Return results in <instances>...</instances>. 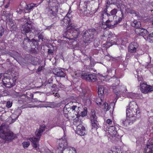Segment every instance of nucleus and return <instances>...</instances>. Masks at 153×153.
Masks as SVG:
<instances>
[{
	"label": "nucleus",
	"instance_id": "nucleus-1",
	"mask_svg": "<svg viewBox=\"0 0 153 153\" xmlns=\"http://www.w3.org/2000/svg\"><path fill=\"white\" fill-rule=\"evenodd\" d=\"M0 137L5 140L10 141L16 137L10 130L7 125L2 124L0 126Z\"/></svg>",
	"mask_w": 153,
	"mask_h": 153
},
{
	"label": "nucleus",
	"instance_id": "nucleus-2",
	"mask_svg": "<svg viewBox=\"0 0 153 153\" xmlns=\"http://www.w3.org/2000/svg\"><path fill=\"white\" fill-rule=\"evenodd\" d=\"M46 127V126L44 124L40 125L39 128L35 132L36 137H33L30 139V141L32 142L33 147L38 152L40 151V149L39 148V145L38 143V142L43 132L45 130V128Z\"/></svg>",
	"mask_w": 153,
	"mask_h": 153
},
{
	"label": "nucleus",
	"instance_id": "nucleus-3",
	"mask_svg": "<svg viewBox=\"0 0 153 153\" xmlns=\"http://www.w3.org/2000/svg\"><path fill=\"white\" fill-rule=\"evenodd\" d=\"M129 106V108H127L126 110L127 116H136L137 118L140 117V111L136 103L134 101L131 102Z\"/></svg>",
	"mask_w": 153,
	"mask_h": 153
},
{
	"label": "nucleus",
	"instance_id": "nucleus-4",
	"mask_svg": "<svg viewBox=\"0 0 153 153\" xmlns=\"http://www.w3.org/2000/svg\"><path fill=\"white\" fill-rule=\"evenodd\" d=\"M25 24L22 25L21 28L22 33L25 34L27 33H30L32 31V28L33 23L30 21L29 17L25 18Z\"/></svg>",
	"mask_w": 153,
	"mask_h": 153
},
{
	"label": "nucleus",
	"instance_id": "nucleus-5",
	"mask_svg": "<svg viewBox=\"0 0 153 153\" xmlns=\"http://www.w3.org/2000/svg\"><path fill=\"white\" fill-rule=\"evenodd\" d=\"M98 31L94 29L83 31V38L86 41H90L94 38V35L97 34Z\"/></svg>",
	"mask_w": 153,
	"mask_h": 153
},
{
	"label": "nucleus",
	"instance_id": "nucleus-6",
	"mask_svg": "<svg viewBox=\"0 0 153 153\" xmlns=\"http://www.w3.org/2000/svg\"><path fill=\"white\" fill-rule=\"evenodd\" d=\"M90 120L91 121V129H97L99 125L97 121V117L96 116V111L91 110L90 114Z\"/></svg>",
	"mask_w": 153,
	"mask_h": 153
},
{
	"label": "nucleus",
	"instance_id": "nucleus-7",
	"mask_svg": "<svg viewBox=\"0 0 153 153\" xmlns=\"http://www.w3.org/2000/svg\"><path fill=\"white\" fill-rule=\"evenodd\" d=\"M138 118H136V116L132 117L126 116V120H121L120 122L122 126L126 127L132 124L136 121V119Z\"/></svg>",
	"mask_w": 153,
	"mask_h": 153
},
{
	"label": "nucleus",
	"instance_id": "nucleus-8",
	"mask_svg": "<svg viewBox=\"0 0 153 153\" xmlns=\"http://www.w3.org/2000/svg\"><path fill=\"white\" fill-rule=\"evenodd\" d=\"M68 146V143L66 140L64 139L63 138L59 139V147L56 150V153H63V151Z\"/></svg>",
	"mask_w": 153,
	"mask_h": 153
},
{
	"label": "nucleus",
	"instance_id": "nucleus-9",
	"mask_svg": "<svg viewBox=\"0 0 153 153\" xmlns=\"http://www.w3.org/2000/svg\"><path fill=\"white\" fill-rule=\"evenodd\" d=\"M111 79H113L111 81L115 82V83H113L111 86L112 89H113L114 92L117 96L120 93V91L119 89V86H118L120 83V80L118 78L114 77L112 78Z\"/></svg>",
	"mask_w": 153,
	"mask_h": 153
},
{
	"label": "nucleus",
	"instance_id": "nucleus-10",
	"mask_svg": "<svg viewBox=\"0 0 153 153\" xmlns=\"http://www.w3.org/2000/svg\"><path fill=\"white\" fill-rule=\"evenodd\" d=\"M140 90L143 93L147 94L153 91V87L151 85H148L144 82L140 83Z\"/></svg>",
	"mask_w": 153,
	"mask_h": 153
},
{
	"label": "nucleus",
	"instance_id": "nucleus-11",
	"mask_svg": "<svg viewBox=\"0 0 153 153\" xmlns=\"http://www.w3.org/2000/svg\"><path fill=\"white\" fill-rule=\"evenodd\" d=\"M82 79L89 82H94L97 80L96 76L91 74H88L86 73L82 74L81 75Z\"/></svg>",
	"mask_w": 153,
	"mask_h": 153
},
{
	"label": "nucleus",
	"instance_id": "nucleus-12",
	"mask_svg": "<svg viewBox=\"0 0 153 153\" xmlns=\"http://www.w3.org/2000/svg\"><path fill=\"white\" fill-rule=\"evenodd\" d=\"M53 80L52 79H49L48 82L45 85L46 87L51 89V91L53 92V94H54L58 90V88L55 84H53L52 82Z\"/></svg>",
	"mask_w": 153,
	"mask_h": 153
},
{
	"label": "nucleus",
	"instance_id": "nucleus-13",
	"mask_svg": "<svg viewBox=\"0 0 153 153\" xmlns=\"http://www.w3.org/2000/svg\"><path fill=\"white\" fill-rule=\"evenodd\" d=\"M135 31L137 35L143 36L145 39L147 36V35L149 34V32L146 30L141 27L139 29L135 30Z\"/></svg>",
	"mask_w": 153,
	"mask_h": 153
},
{
	"label": "nucleus",
	"instance_id": "nucleus-14",
	"mask_svg": "<svg viewBox=\"0 0 153 153\" xmlns=\"http://www.w3.org/2000/svg\"><path fill=\"white\" fill-rule=\"evenodd\" d=\"M75 132L80 136L84 135L86 132L85 127L81 124H79L77 126Z\"/></svg>",
	"mask_w": 153,
	"mask_h": 153
},
{
	"label": "nucleus",
	"instance_id": "nucleus-15",
	"mask_svg": "<svg viewBox=\"0 0 153 153\" xmlns=\"http://www.w3.org/2000/svg\"><path fill=\"white\" fill-rule=\"evenodd\" d=\"M70 14L68 12L64 18L60 20L61 25L66 27L68 26V24H69V23L70 22V19L69 16Z\"/></svg>",
	"mask_w": 153,
	"mask_h": 153
},
{
	"label": "nucleus",
	"instance_id": "nucleus-16",
	"mask_svg": "<svg viewBox=\"0 0 153 153\" xmlns=\"http://www.w3.org/2000/svg\"><path fill=\"white\" fill-rule=\"evenodd\" d=\"M58 11L57 7H53L52 8H49L48 10V14L50 16V18L53 19L57 16L56 13Z\"/></svg>",
	"mask_w": 153,
	"mask_h": 153
},
{
	"label": "nucleus",
	"instance_id": "nucleus-17",
	"mask_svg": "<svg viewBox=\"0 0 153 153\" xmlns=\"http://www.w3.org/2000/svg\"><path fill=\"white\" fill-rule=\"evenodd\" d=\"M105 15H106L108 17V20H107L104 23V25H105L106 26V27H103L104 28H106L107 27L112 28L114 27H115V24H110L111 22V21L109 20V19L110 17H111V15L110 13H106L105 14Z\"/></svg>",
	"mask_w": 153,
	"mask_h": 153
},
{
	"label": "nucleus",
	"instance_id": "nucleus-18",
	"mask_svg": "<svg viewBox=\"0 0 153 153\" xmlns=\"http://www.w3.org/2000/svg\"><path fill=\"white\" fill-rule=\"evenodd\" d=\"M138 46V45L137 43L134 42L131 43L129 44L128 47V52L132 53H135Z\"/></svg>",
	"mask_w": 153,
	"mask_h": 153
},
{
	"label": "nucleus",
	"instance_id": "nucleus-19",
	"mask_svg": "<svg viewBox=\"0 0 153 153\" xmlns=\"http://www.w3.org/2000/svg\"><path fill=\"white\" fill-rule=\"evenodd\" d=\"M6 79V82L3 81L4 85L8 88H11L15 85V81H14L13 79Z\"/></svg>",
	"mask_w": 153,
	"mask_h": 153
},
{
	"label": "nucleus",
	"instance_id": "nucleus-20",
	"mask_svg": "<svg viewBox=\"0 0 153 153\" xmlns=\"http://www.w3.org/2000/svg\"><path fill=\"white\" fill-rule=\"evenodd\" d=\"M98 94L99 96H103V95L107 93L108 90L105 87L102 85L99 86L98 89Z\"/></svg>",
	"mask_w": 153,
	"mask_h": 153
},
{
	"label": "nucleus",
	"instance_id": "nucleus-21",
	"mask_svg": "<svg viewBox=\"0 0 153 153\" xmlns=\"http://www.w3.org/2000/svg\"><path fill=\"white\" fill-rule=\"evenodd\" d=\"M53 74L57 76L60 77H64L65 76V74L61 69L59 68H56L53 71Z\"/></svg>",
	"mask_w": 153,
	"mask_h": 153
},
{
	"label": "nucleus",
	"instance_id": "nucleus-22",
	"mask_svg": "<svg viewBox=\"0 0 153 153\" xmlns=\"http://www.w3.org/2000/svg\"><path fill=\"white\" fill-rule=\"evenodd\" d=\"M37 6L36 4L31 3L26 5V6L24 7V8L26 10L27 13H29L33 10V9L34 7Z\"/></svg>",
	"mask_w": 153,
	"mask_h": 153
},
{
	"label": "nucleus",
	"instance_id": "nucleus-23",
	"mask_svg": "<svg viewBox=\"0 0 153 153\" xmlns=\"http://www.w3.org/2000/svg\"><path fill=\"white\" fill-rule=\"evenodd\" d=\"M108 131L109 133L112 136H115L117 134V131L115 126H112L109 127Z\"/></svg>",
	"mask_w": 153,
	"mask_h": 153
},
{
	"label": "nucleus",
	"instance_id": "nucleus-24",
	"mask_svg": "<svg viewBox=\"0 0 153 153\" xmlns=\"http://www.w3.org/2000/svg\"><path fill=\"white\" fill-rule=\"evenodd\" d=\"M73 103V102H70L65 105L63 109V112L64 114H68L69 113H70L71 111V108L69 107V104H71Z\"/></svg>",
	"mask_w": 153,
	"mask_h": 153
},
{
	"label": "nucleus",
	"instance_id": "nucleus-25",
	"mask_svg": "<svg viewBox=\"0 0 153 153\" xmlns=\"http://www.w3.org/2000/svg\"><path fill=\"white\" fill-rule=\"evenodd\" d=\"M131 25L132 27L136 28V30L139 29L141 27L140 22L137 21L136 20H134L133 21L131 22Z\"/></svg>",
	"mask_w": 153,
	"mask_h": 153
},
{
	"label": "nucleus",
	"instance_id": "nucleus-26",
	"mask_svg": "<svg viewBox=\"0 0 153 153\" xmlns=\"http://www.w3.org/2000/svg\"><path fill=\"white\" fill-rule=\"evenodd\" d=\"M72 36L74 39L77 38L80 34V30L79 28H76L75 29L71 31Z\"/></svg>",
	"mask_w": 153,
	"mask_h": 153
},
{
	"label": "nucleus",
	"instance_id": "nucleus-27",
	"mask_svg": "<svg viewBox=\"0 0 153 153\" xmlns=\"http://www.w3.org/2000/svg\"><path fill=\"white\" fill-rule=\"evenodd\" d=\"M25 34V36H26V37H25V38L27 40V42H31V44H35V42L37 43V42L36 41V40L32 38L31 35L28 36L27 35V33Z\"/></svg>",
	"mask_w": 153,
	"mask_h": 153
},
{
	"label": "nucleus",
	"instance_id": "nucleus-28",
	"mask_svg": "<svg viewBox=\"0 0 153 153\" xmlns=\"http://www.w3.org/2000/svg\"><path fill=\"white\" fill-rule=\"evenodd\" d=\"M90 1L85 2L84 3L85 6L83 7V9H82V10L85 12L87 11V10L89 11V12L90 8Z\"/></svg>",
	"mask_w": 153,
	"mask_h": 153
},
{
	"label": "nucleus",
	"instance_id": "nucleus-29",
	"mask_svg": "<svg viewBox=\"0 0 153 153\" xmlns=\"http://www.w3.org/2000/svg\"><path fill=\"white\" fill-rule=\"evenodd\" d=\"M10 27L12 32L16 31L17 29L16 24L11 21H10Z\"/></svg>",
	"mask_w": 153,
	"mask_h": 153
},
{
	"label": "nucleus",
	"instance_id": "nucleus-30",
	"mask_svg": "<svg viewBox=\"0 0 153 153\" xmlns=\"http://www.w3.org/2000/svg\"><path fill=\"white\" fill-rule=\"evenodd\" d=\"M27 40L25 38H24V40L22 42V46L24 49H27V46L29 45V44H30L31 42H29L27 41Z\"/></svg>",
	"mask_w": 153,
	"mask_h": 153
},
{
	"label": "nucleus",
	"instance_id": "nucleus-31",
	"mask_svg": "<svg viewBox=\"0 0 153 153\" xmlns=\"http://www.w3.org/2000/svg\"><path fill=\"white\" fill-rule=\"evenodd\" d=\"M50 5L52 6V8L56 7L58 4L57 0H49L47 1Z\"/></svg>",
	"mask_w": 153,
	"mask_h": 153
},
{
	"label": "nucleus",
	"instance_id": "nucleus-32",
	"mask_svg": "<svg viewBox=\"0 0 153 153\" xmlns=\"http://www.w3.org/2000/svg\"><path fill=\"white\" fill-rule=\"evenodd\" d=\"M69 24H68V27H67V30H70L71 31L70 32L71 33V31L75 29L76 28V27L73 24L71 23V22L69 23Z\"/></svg>",
	"mask_w": 153,
	"mask_h": 153
},
{
	"label": "nucleus",
	"instance_id": "nucleus-33",
	"mask_svg": "<svg viewBox=\"0 0 153 153\" xmlns=\"http://www.w3.org/2000/svg\"><path fill=\"white\" fill-rule=\"evenodd\" d=\"M146 38V40L150 42H153V32L149 34Z\"/></svg>",
	"mask_w": 153,
	"mask_h": 153
},
{
	"label": "nucleus",
	"instance_id": "nucleus-34",
	"mask_svg": "<svg viewBox=\"0 0 153 153\" xmlns=\"http://www.w3.org/2000/svg\"><path fill=\"white\" fill-rule=\"evenodd\" d=\"M99 97L97 98L95 102L98 105H101L102 104V102H103V100L102 99V97L100 96H99Z\"/></svg>",
	"mask_w": 153,
	"mask_h": 153
},
{
	"label": "nucleus",
	"instance_id": "nucleus-35",
	"mask_svg": "<svg viewBox=\"0 0 153 153\" xmlns=\"http://www.w3.org/2000/svg\"><path fill=\"white\" fill-rule=\"evenodd\" d=\"M16 12L20 14H21L22 13H26L27 12L26 11L25 9L24 8V9H23L22 7L21 8L20 7L18 8L16 11Z\"/></svg>",
	"mask_w": 153,
	"mask_h": 153
},
{
	"label": "nucleus",
	"instance_id": "nucleus-36",
	"mask_svg": "<svg viewBox=\"0 0 153 153\" xmlns=\"http://www.w3.org/2000/svg\"><path fill=\"white\" fill-rule=\"evenodd\" d=\"M32 28L31 29L32 33H37V34H39L40 33V31L38 30V29L35 28V27L33 26H33L32 27Z\"/></svg>",
	"mask_w": 153,
	"mask_h": 153
},
{
	"label": "nucleus",
	"instance_id": "nucleus-37",
	"mask_svg": "<svg viewBox=\"0 0 153 153\" xmlns=\"http://www.w3.org/2000/svg\"><path fill=\"white\" fill-rule=\"evenodd\" d=\"M103 105L104 106L103 109L105 111H107L109 109L110 107H109L108 104L106 102L103 104Z\"/></svg>",
	"mask_w": 153,
	"mask_h": 153
},
{
	"label": "nucleus",
	"instance_id": "nucleus-38",
	"mask_svg": "<svg viewBox=\"0 0 153 153\" xmlns=\"http://www.w3.org/2000/svg\"><path fill=\"white\" fill-rule=\"evenodd\" d=\"M100 44L99 40L98 39H95L94 40V45L95 48L97 47Z\"/></svg>",
	"mask_w": 153,
	"mask_h": 153
},
{
	"label": "nucleus",
	"instance_id": "nucleus-39",
	"mask_svg": "<svg viewBox=\"0 0 153 153\" xmlns=\"http://www.w3.org/2000/svg\"><path fill=\"white\" fill-rule=\"evenodd\" d=\"M117 12V10L116 9H114L110 11V14H111V16H113V17H114L113 16H114L116 15Z\"/></svg>",
	"mask_w": 153,
	"mask_h": 153
},
{
	"label": "nucleus",
	"instance_id": "nucleus-40",
	"mask_svg": "<svg viewBox=\"0 0 153 153\" xmlns=\"http://www.w3.org/2000/svg\"><path fill=\"white\" fill-rule=\"evenodd\" d=\"M53 51H54L53 50H52L51 49H48V55L51 56L52 55V56L53 54Z\"/></svg>",
	"mask_w": 153,
	"mask_h": 153
},
{
	"label": "nucleus",
	"instance_id": "nucleus-41",
	"mask_svg": "<svg viewBox=\"0 0 153 153\" xmlns=\"http://www.w3.org/2000/svg\"><path fill=\"white\" fill-rule=\"evenodd\" d=\"M22 145L23 147L25 148L27 147L30 145V143L29 142H25L22 143Z\"/></svg>",
	"mask_w": 153,
	"mask_h": 153
},
{
	"label": "nucleus",
	"instance_id": "nucleus-42",
	"mask_svg": "<svg viewBox=\"0 0 153 153\" xmlns=\"http://www.w3.org/2000/svg\"><path fill=\"white\" fill-rule=\"evenodd\" d=\"M12 103H13L12 102H11L10 101H8L6 104L7 107L8 108L11 107L12 105Z\"/></svg>",
	"mask_w": 153,
	"mask_h": 153
},
{
	"label": "nucleus",
	"instance_id": "nucleus-43",
	"mask_svg": "<svg viewBox=\"0 0 153 153\" xmlns=\"http://www.w3.org/2000/svg\"><path fill=\"white\" fill-rule=\"evenodd\" d=\"M4 30L2 27L0 28V39L4 33Z\"/></svg>",
	"mask_w": 153,
	"mask_h": 153
},
{
	"label": "nucleus",
	"instance_id": "nucleus-44",
	"mask_svg": "<svg viewBox=\"0 0 153 153\" xmlns=\"http://www.w3.org/2000/svg\"><path fill=\"white\" fill-rule=\"evenodd\" d=\"M131 52H128L126 53V59H128L131 57L132 56V54L131 53Z\"/></svg>",
	"mask_w": 153,
	"mask_h": 153
},
{
	"label": "nucleus",
	"instance_id": "nucleus-45",
	"mask_svg": "<svg viewBox=\"0 0 153 153\" xmlns=\"http://www.w3.org/2000/svg\"><path fill=\"white\" fill-rule=\"evenodd\" d=\"M114 0H108L107 2V4H108L109 5L112 4H115V3H114Z\"/></svg>",
	"mask_w": 153,
	"mask_h": 153
},
{
	"label": "nucleus",
	"instance_id": "nucleus-46",
	"mask_svg": "<svg viewBox=\"0 0 153 153\" xmlns=\"http://www.w3.org/2000/svg\"><path fill=\"white\" fill-rule=\"evenodd\" d=\"M57 125L58 126L61 127L62 128V126L64 125V123L62 121H58Z\"/></svg>",
	"mask_w": 153,
	"mask_h": 153
},
{
	"label": "nucleus",
	"instance_id": "nucleus-47",
	"mask_svg": "<svg viewBox=\"0 0 153 153\" xmlns=\"http://www.w3.org/2000/svg\"><path fill=\"white\" fill-rule=\"evenodd\" d=\"M77 107L78 108V109H79V108H80V106H78L76 105H74L73 106H72L71 107V110H72V111H75V108Z\"/></svg>",
	"mask_w": 153,
	"mask_h": 153
},
{
	"label": "nucleus",
	"instance_id": "nucleus-48",
	"mask_svg": "<svg viewBox=\"0 0 153 153\" xmlns=\"http://www.w3.org/2000/svg\"><path fill=\"white\" fill-rule=\"evenodd\" d=\"M5 16L7 17V19H9L10 21V17L11 16V14L10 13H6V12H5Z\"/></svg>",
	"mask_w": 153,
	"mask_h": 153
},
{
	"label": "nucleus",
	"instance_id": "nucleus-49",
	"mask_svg": "<svg viewBox=\"0 0 153 153\" xmlns=\"http://www.w3.org/2000/svg\"><path fill=\"white\" fill-rule=\"evenodd\" d=\"M43 32H42L41 33L39 34V35L38 36L39 39H42V41H43L42 40L44 38V36L43 34Z\"/></svg>",
	"mask_w": 153,
	"mask_h": 153
},
{
	"label": "nucleus",
	"instance_id": "nucleus-50",
	"mask_svg": "<svg viewBox=\"0 0 153 153\" xmlns=\"http://www.w3.org/2000/svg\"><path fill=\"white\" fill-rule=\"evenodd\" d=\"M80 114L82 116L84 117L87 115V112L86 111H83L81 112Z\"/></svg>",
	"mask_w": 153,
	"mask_h": 153
},
{
	"label": "nucleus",
	"instance_id": "nucleus-51",
	"mask_svg": "<svg viewBox=\"0 0 153 153\" xmlns=\"http://www.w3.org/2000/svg\"><path fill=\"white\" fill-rule=\"evenodd\" d=\"M105 15L104 14L102 13L101 15V19H102V23L103 25H104V22H103V19L105 18V17H104Z\"/></svg>",
	"mask_w": 153,
	"mask_h": 153
},
{
	"label": "nucleus",
	"instance_id": "nucleus-52",
	"mask_svg": "<svg viewBox=\"0 0 153 153\" xmlns=\"http://www.w3.org/2000/svg\"><path fill=\"white\" fill-rule=\"evenodd\" d=\"M123 18L119 17L117 20H116V23H115L116 24H117L119 23L122 20Z\"/></svg>",
	"mask_w": 153,
	"mask_h": 153
},
{
	"label": "nucleus",
	"instance_id": "nucleus-53",
	"mask_svg": "<svg viewBox=\"0 0 153 153\" xmlns=\"http://www.w3.org/2000/svg\"><path fill=\"white\" fill-rule=\"evenodd\" d=\"M137 79L139 82L141 81L140 82L141 83V82L143 80V78L141 76H139V75L137 76Z\"/></svg>",
	"mask_w": 153,
	"mask_h": 153
},
{
	"label": "nucleus",
	"instance_id": "nucleus-54",
	"mask_svg": "<svg viewBox=\"0 0 153 153\" xmlns=\"http://www.w3.org/2000/svg\"><path fill=\"white\" fill-rule=\"evenodd\" d=\"M106 123L110 125L112 123V121L110 119H108L107 120Z\"/></svg>",
	"mask_w": 153,
	"mask_h": 153
},
{
	"label": "nucleus",
	"instance_id": "nucleus-55",
	"mask_svg": "<svg viewBox=\"0 0 153 153\" xmlns=\"http://www.w3.org/2000/svg\"><path fill=\"white\" fill-rule=\"evenodd\" d=\"M149 59L150 60H151L150 57L149 56ZM150 62H151V61L150 60L149 63L147 65H146V68H151L152 67V66L150 65L149 64V63Z\"/></svg>",
	"mask_w": 153,
	"mask_h": 153
},
{
	"label": "nucleus",
	"instance_id": "nucleus-56",
	"mask_svg": "<svg viewBox=\"0 0 153 153\" xmlns=\"http://www.w3.org/2000/svg\"><path fill=\"white\" fill-rule=\"evenodd\" d=\"M31 53H36L37 52L35 50V49L34 48L33 49H32V50L31 51Z\"/></svg>",
	"mask_w": 153,
	"mask_h": 153
},
{
	"label": "nucleus",
	"instance_id": "nucleus-57",
	"mask_svg": "<svg viewBox=\"0 0 153 153\" xmlns=\"http://www.w3.org/2000/svg\"><path fill=\"white\" fill-rule=\"evenodd\" d=\"M129 13H130L131 14H134L135 15H136V12L134 10H130V11L129 12Z\"/></svg>",
	"mask_w": 153,
	"mask_h": 153
},
{
	"label": "nucleus",
	"instance_id": "nucleus-58",
	"mask_svg": "<svg viewBox=\"0 0 153 153\" xmlns=\"http://www.w3.org/2000/svg\"><path fill=\"white\" fill-rule=\"evenodd\" d=\"M66 35V32H65V33L63 34V39L64 40H66L67 39H68V38L66 37L65 35Z\"/></svg>",
	"mask_w": 153,
	"mask_h": 153
},
{
	"label": "nucleus",
	"instance_id": "nucleus-59",
	"mask_svg": "<svg viewBox=\"0 0 153 153\" xmlns=\"http://www.w3.org/2000/svg\"><path fill=\"white\" fill-rule=\"evenodd\" d=\"M53 25L52 24L51 25L48 26L46 28L45 30L48 29V30H50V29L53 27Z\"/></svg>",
	"mask_w": 153,
	"mask_h": 153
},
{
	"label": "nucleus",
	"instance_id": "nucleus-60",
	"mask_svg": "<svg viewBox=\"0 0 153 153\" xmlns=\"http://www.w3.org/2000/svg\"><path fill=\"white\" fill-rule=\"evenodd\" d=\"M76 113H77V114H75L76 115V116H77V117L78 116H79L80 115V110L79 109H78V110H77V111H76Z\"/></svg>",
	"mask_w": 153,
	"mask_h": 153
},
{
	"label": "nucleus",
	"instance_id": "nucleus-61",
	"mask_svg": "<svg viewBox=\"0 0 153 153\" xmlns=\"http://www.w3.org/2000/svg\"><path fill=\"white\" fill-rule=\"evenodd\" d=\"M109 152V153H118L115 149H114V151L112 150H110Z\"/></svg>",
	"mask_w": 153,
	"mask_h": 153
},
{
	"label": "nucleus",
	"instance_id": "nucleus-62",
	"mask_svg": "<svg viewBox=\"0 0 153 153\" xmlns=\"http://www.w3.org/2000/svg\"><path fill=\"white\" fill-rule=\"evenodd\" d=\"M106 45H107V46L106 47H109L110 46H112V44H111V43H110L109 42H108L106 44Z\"/></svg>",
	"mask_w": 153,
	"mask_h": 153
},
{
	"label": "nucleus",
	"instance_id": "nucleus-63",
	"mask_svg": "<svg viewBox=\"0 0 153 153\" xmlns=\"http://www.w3.org/2000/svg\"><path fill=\"white\" fill-rule=\"evenodd\" d=\"M107 9H108L106 8L104 9V10L102 11V13L105 14V13H107Z\"/></svg>",
	"mask_w": 153,
	"mask_h": 153
},
{
	"label": "nucleus",
	"instance_id": "nucleus-64",
	"mask_svg": "<svg viewBox=\"0 0 153 153\" xmlns=\"http://www.w3.org/2000/svg\"><path fill=\"white\" fill-rule=\"evenodd\" d=\"M55 97H59L60 96L59 94L55 92V93L54 94H53Z\"/></svg>",
	"mask_w": 153,
	"mask_h": 153
}]
</instances>
